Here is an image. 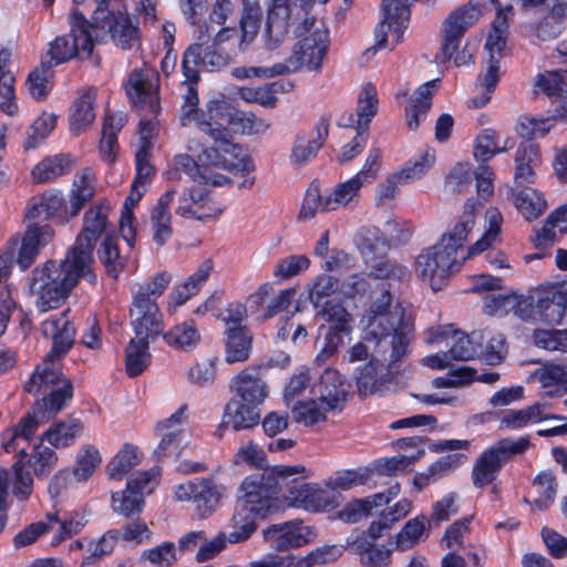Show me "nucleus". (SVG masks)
I'll return each instance as SVG.
<instances>
[{"instance_id": "obj_1", "label": "nucleus", "mask_w": 567, "mask_h": 567, "mask_svg": "<svg viewBox=\"0 0 567 567\" xmlns=\"http://www.w3.org/2000/svg\"><path fill=\"white\" fill-rule=\"evenodd\" d=\"M303 465H275L260 474H251L240 485V508L233 516L236 529L229 534V543L247 540L257 529L256 518H266L280 506V494L306 508L324 509L329 504L326 491L305 482Z\"/></svg>"}, {"instance_id": "obj_2", "label": "nucleus", "mask_w": 567, "mask_h": 567, "mask_svg": "<svg viewBox=\"0 0 567 567\" xmlns=\"http://www.w3.org/2000/svg\"><path fill=\"white\" fill-rule=\"evenodd\" d=\"M188 63L187 59L181 62L183 84L186 85V93L183 95L184 103L181 107V125L188 126L195 122L198 131L220 145L223 150L240 153V146L233 143V133H258L266 130L268 125L257 118L252 112L237 110L225 100H212L204 110H200L198 107L200 74L197 70H190Z\"/></svg>"}, {"instance_id": "obj_3", "label": "nucleus", "mask_w": 567, "mask_h": 567, "mask_svg": "<svg viewBox=\"0 0 567 567\" xmlns=\"http://www.w3.org/2000/svg\"><path fill=\"white\" fill-rule=\"evenodd\" d=\"M392 295L385 289L373 300L368 311L365 341H372L378 348L383 342L390 346V367L403 361L411 353L410 344L414 339V317L398 302L391 310Z\"/></svg>"}, {"instance_id": "obj_4", "label": "nucleus", "mask_w": 567, "mask_h": 567, "mask_svg": "<svg viewBox=\"0 0 567 567\" xmlns=\"http://www.w3.org/2000/svg\"><path fill=\"white\" fill-rule=\"evenodd\" d=\"M167 286H140L130 309L135 338L125 349V372L128 378L141 375L147 368L151 354L150 342L164 330L163 315L156 299Z\"/></svg>"}, {"instance_id": "obj_5", "label": "nucleus", "mask_w": 567, "mask_h": 567, "mask_svg": "<svg viewBox=\"0 0 567 567\" xmlns=\"http://www.w3.org/2000/svg\"><path fill=\"white\" fill-rule=\"evenodd\" d=\"M24 392L42 395L33 404V411L42 421L55 419L73 400L74 385L62 370L38 364L23 384Z\"/></svg>"}, {"instance_id": "obj_6", "label": "nucleus", "mask_w": 567, "mask_h": 567, "mask_svg": "<svg viewBox=\"0 0 567 567\" xmlns=\"http://www.w3.org/2000/svg\"><path fill=\"white\" fill-rule=\"evenodd\" d=\"M240 153L223 150L220 145L213 142V146L206 147L198 155V162L188 154H178L174 157L175 168L167 172L169 179L179 178V171L185 173L192 181L199 184H208V167H215L228 171L230 173H240L246 175L254 171L252 159L246 155L240 147Z\"/></svg>"}, {"instance_id": "obj_7", "label": "nucleus", "mask_w": 567, "mask_h": 567, "mask_svg": "<svg viewBox=\"0 0 567 567\" xmlns=\"http://www.w3.org/2000/svg\"><path fill=\"white\" fill-rule=\"evenodd\" d=\"M110 210L111 207L106 200L91 206L84 213L83 228L75 243L94 249L100 237L105 234L101 245L100 259L107 276L117 280L120 274L124 270L126 258L120 254L117 239L107 233Z\"/></svg>"}, {"instance_id": "obj_8", "label": "nucleus", "mask_w": 567, "mask_h": 567, "mask_svg": "<svg viewBox=\"0 0 567 567\" xmlns=\"http://www.w3.org/2000/svg\"><path fill=\"white\" fill-rule=\"evenodd\" d=\"M93 250L80 243L68 248L64 259L47 260L32 270L30 284H95Z\"/></svg>"}, {"instance_id": "obj_9", "label": "nucleus", "mask_w": 567, "mask_h": 567, "mask_svg": "<svg viewBox=\"0 0 567 567\" xmlns=\"http://www.w3.org/2000/svg\"><path fill=\"white\" fill-rule=\"evenodd\" d=\"M486 0H471L467 4L452 11L444 21L443 41L441 45V56H436L441 62L454 59L456 66L467 65L472 62V54L467 52L466 47L458 52L461 40L465 32L480 18L482 7ZM489 3L501 9L499 0H488Z\"/></svg>"}, {"instance_id": "obj_10", "label": "nucleus", "mask_w": 567, "mask_h": 567, "mask_svg": "<svg viewBox=\"0 0 567 567\" xmlns=\"http://www.w3.org/2000/svg\"><path fill=\"white\" fill-rule=\"evenodd\" d=\"M96 8L91 17V30L99 29L110 34L112 42L124 51L141 44L138 22H133L126 10L110 9L111 0H94ZM81 4L84 0H73Z\"/></svg>"}, {"instance_id": "obj_11", "label": "nucleus", "mask_w": 567, "mask_h": 567, "mask_svg": "<svg viewBox=\"0 0 567 567\" xmlns=\"http://www.w3.org/2000/svg\"><path fill=\"white\" fill-rule=\"evenodd\" d=\"M69 33L59 35L50 42L48 62L53 66L69 62L80 54L85 58L92 55L94 39L90 20L78 8H73L69 14Z\"/></svg>"}, {"instance_id": "obj_12", "label": "nucleus", "mask_w": 567, "mask_h": 567, "mask_svg": "<svg viewBox=\"0 0 567 567\" xmlns=\"http://www.w3.org/2000/svg\"><path fill=\"white\" fill-rule=\"evenodd\" d=\"M238 30L236 28H223L218 31L212 43L204 44L195 42L189 44L182 54L181 62L185 59L189 61L190 70L217 72L229 65L233 56L223 47L224 42L237 38Z\"/></svg>"}, {"instance_id": "obj_13", "label": "nucleus", "mask_w": 567, "mask_h": 567, "mask_svg": "<svg viewBox=\"0 0 567 567\" xmlns=\"http://www.w3.org/2000/svg\"><path fill=\"white\" fill-rule=\"evenodd\" d=\"M471 256L449 251L441 241L423 249L415 259V272L422 281L443 282L458 272L463 261Z\"/></svg>"}, {"instance_id": "obj_14", "label": "nucleus", "mask_w": 567, "mask_h": 567, "mask_svg": "<svg viewBox=\"0 0 567 567\" xmlns=\"http://www.w3.org/2000/svg\"><path fill=\"white\" fill-rule=\"evenodd\" d=\"M225 493L226 487L216 483L213 477H197L175 487V498L190 502L195 515L200 519H206L216 512Z\"/></svg>"}, {"instance_id": "obj_15", "label": "nucleus", "mask_w": 567, "mask_h": 567, "mask_svg": "<svg viewBox=\"0 0 567 567\" xmlns=\"http://www.w3.org/2000/svg\"><path fill=\"white\" fill-rule=\"evenodd\" d=\"M69 312L70 309H66L60 316H51L41 323L42 336L52 340V347L41 365L53 367L54 361L64 358L73 348L76 329L68 318Z\"/></svg>"}, {"instance_id": "obj_16", "label": "nucleus", "mask_w": 567, "mask_h": 567, "mask_svg": "<svg viewBox=\"0 0 567 567\" xmlns=\"http://www.w3.org/2000/svg\"><path fill=\"white\" fill-rule=\"evenodd\" d=\"M158 72L152 69H134L125 86L126 94L134 107L157 113L159 110Z\"/></svg>"}, {"instance_id": "obj_17", "label": "nucleus", "mask_w": 567, "mask_h": 567, "mask_svg": "<svg viewBox=\"0 0 567 567\" xmlns=\"http://www.w3.org/2000/svg\"><path fill=\"white\" fill-rule=\"evenodd\" d=\"M402 361L395 363L394 367H390L388 361V368H384L379 360L372 355L368 362L355 368L353 378L358 391V395L361 399H365L371 395H383L390 390L393 383V375L391 369L398 368Z\"/></svg>"}, {"instance_id": "obj_18", "label": "nucleus", "mask_w": 567, "mask_h": 567, "mask_svg": "<svg viewBox=\"0 0 567 567\" xmlns=\"http://www.w3.org/2000/svg\"><path fill=\"white\" fill-rule=\"evenodd\" d=\"M379 107L378 92L374 84L368 82L358 96L357 111H344L337 120L339 127L354 128L361 133H369L370 124Z\"/></svg>"}, {"instance_id": "obj_19", "label": "nucleus", "mask_w": 567, "mask_h": 567, "mask_svg": "<svg viewBox=\"0 0 567 567\" xmlns=\"http://www.w3.org/2000/svg\"><path fill=\"white\" fill-rule=\"evenodd\" d=\"M328 32L315 30L300 39L293 47L290 61L295 64L293 69L307 66L309 70L318 71L328 50Z\"/></svg>"}, {"instance_id": "obj_20", "label": "nucleus", "mask_w": 567, "mask_h": 567, "mask_svg": "<svg viewBox=\"0 0 567 567\" xmlns=\"http://www.w3.org/2000/svg\"><path fill=\"white\" fill-rule=\"evenodd\" d=\"M186 411L187 405H181L169 417L157 423L156 433L162 436L154 451L157 461L179 454L184 434L181 426L187 421Z\"/></svg>"}, {"instance_id": "obj_21", "label": "nucleus", "mask_w": 567, "mask_h": 567, "mask_svg": "<svg viewBox=\"0 0 567 567\" xmlns=\"http://www.w3.org/2000/svg\"><path fill=\"white\" fill-rule=\"evenodd\" d=\"M54 231L49 224L29 223L16 256V264L22 271L33 265L41 249L53 238Z\"/></svg>"}, {"instance_id": "obj_22", "label": "nucleus", "mask_w": 567, "mask_h": 567, "mask_svg": "<svg viewBox=\"0 0 567 567\" xmlns=\"http://www.w3.org/2000/svg\"><path fill=\"white\" fill-rule=\"evenodd\" d=\"M434 154L426 152L415 159L412 165H406L400 172L390 174L378 187L377 204L381 205L389 199H393L401 183L420 178L434 164Z\"/></svg>"}, {"instance_id": "obj_23", "label": "nucleus", "mask_w": 567, "mask_h": 567, "mask_svg": "<svg viewBox=\"0 0 567 567\" xmlns=\"http://www.w3.org/2000/svg\"><path fill=\"white\" fill-rule=\"evenodd\" d=\"M73 214V207H68V203L61 192H45L42 194L38 203H33L27 214L25 218L29 223L34 219L54 220L58 224H65L71 217L76 216Z\"/></svg>"}, {"instance_id": "obj_24", "label": "nucleus", "mask_w": 567, "mask_h": 567, "mask_svg": "<svg viewBox=\"0 0 567 567\" xmlns=\"http://www.w3.org/2000/svg\"><path fill=\"white\" fill-rule=\"evenodd\" d=\"M367 532H361L351 540L347 542V548L350 553L358 556L363 567H389L392 563V548L384 545H377Z\"/></svg>"}, {"instance_id": "obj_25", "label": "nucleus", "mask_w": 567, "mask_h": 567, "mask_svg": "<svg viewBox=\"0 0 567 567\" xmlns=\"http://www.w3.org/2000/svg\"><path fill=\"white\" fill-rule=\"evenodd\" d=\"M480 206L481 203L478 200L474 198L467 199L464 204L463 213L452 229L441 236L439 241L445 245L449 251L456 252L458 256L466 255L464 244L475 226V212Z\"/></svg>"}, {"instance_id": "obj_26", "label": "nucleus", "mask_w": 567, "mask_h": 567, "mask_svg": "<svg viewBox=\"0 0 567 567\" xmlns=\"http://www.w3.org/2000/svg\"><path fill=\"white\" fill-rule=\"evenodd\" d=\"M84 429L81 419L69 414L63 420H53L40 436L42 442L49 443L53 449L62 450L73 446L82 436Z\"/></svg>"}, {"instance_id": "obj_27", "label": "nucleus", "mask_w": 567, "mask_h": 567, "mask_svg": "<svg viewBox=\"0 0 567 567\" xmlns=\"http://www.w3.org/2000/svg\"><path fill=\"white\" fill-rule=\"evenodd\" d=\"M260 414L258 405L231 398L226 404L223 421L216 434L223 436V431L230 426L234 431L251 429L259 423Z\"/></svg>"}, {"instance_id": "obj_28", "label": "nucleus", "mask_w": 567, "mask_h": 567, "mask_svg": "<svg viewBox=\"0 0 567 567\" xmlns=\"http://www.w3.org/2000/svg\"><path fill=\"white\" fill-rule=\"evenodd\" d=\"M316 137L306 141L298 134L291 148L290 162L295 167H301L315 158L322 148L329 135V118L321 116L316 126Z\"/></svg>"}, {"instance_id": "obj_29", "label": "nucleus", "mask_w": 567, "mask_h": 567, "mask_svg": "<svg viewBox=\"0 0 567 567\" xmlns=\"http://www.w3.org/2000/svg\"><path fill=\"white\" fill-rule=\"evenodd\" d=\"M174 198L175 190H166L159 196L150 214L152 238L158 247L164 246L173 236L171 204Z\"/></svg>"}, {"instance_id": "obj_30", "label": "nucleus", "mask_w": 567, "mask_h": 567, "mask_svg": "<svg viewBox=\"0 0 567 567\" xmlns=\"http://www.w3.org/2000/svg\"><path fill=\"white\" fill-rule=\"evenodd\" d=\"M258 374L254 369H244L234 377L229 384L234 398L259 406L267 398L268 389Z\"/></svg>"}, {"instance_id": "obj_31", "label": "nucleus", "mask_w": 567, "mask_h": 567, "mask_svg": "<svg viewBox=\"0 0 567 567\" xmlns=\"http://www.w3.org/2000/svg\"><path fill=\"white\" fill-rule=\"evenodd\" d=\"M338 286H310L309 295L313 307L331 326H348V312L337 300L330 298Z\"/></svg>"}, {"instance_id": "obj_32", "label": "nucleus", "mask_w": 567, "mask_h": 567, "mask_svg": "<svg viewBox=\"0 0 567 567\" xmlns=\"http://www.w3.org/2000/svg\"><path fill=\"white\" fill-rule=\"evenodd\" d=\"M542 162L539 145L534 142H522L515 154L514 181L516 186L524 188L535 183L534 168Z\"/></svg>"}, {"instance_id": "obj_33", "label": "nucleus", "mask_w": 567, "mask_h": 567, "mask_svg": "<svg viewBox=\"0 0 567 567\" xmlns=\"http://www.w3.org/2000/svg\"><path fill=\"white\" fill-rule=\"evenodd\" d=\"M431 529L429 518L420 514L405 522L402 528L389 539V544L393 545V549L398 551H406L414 546L427 539Z\"/></svg>"}, {"instance_id": "obj_34", "label": "nucleus", "mask_w": 567, "mask_h": 567, "mask_svg": "<svg viewBox=\"0 0 567 567\" xmlns=\"http://www.w3.org/2000/svg\"><path fill=\"white\" fill-rule=\"evenodd\" d=\"M126 122L121 112L106 113L103 120L102 136L99 143L101 158L107 164L115 163L120 150L117 136Z\"/></svg>"}, {"instance_id": "obj_35", "label": "nucleus", "mask_w": 567, "mask_h": 567, "mask_svg": "<svg viewBox=\"0 0 567 567\" xmlns=\"http://www.w3.org/2000/svg\"><path fill=\"white\" fill-rule=\"evenodd\" d=\"M96 100V90L89 87L84 90L73 102L69 115V128L72 135L78 136L95 120L94 104Z\"/></svg>"}, {"instance_id": "obj_36", "label": "nucleus", "mask_w": 567, "mask_h": 567, "mask_svg": "<svg viewBox=\"0 0 567 567\" xmlns=\"http://www.w3.org/2000/svg\"><path fill=\"white\" fill-rule=\"evenodd\" d=\"M264 538L271 548L278 551L298 548L306 543V538L301 534L300 524L293 522L268 526L264 530Z\"/></svg>"}, {"instance_id": "obj_37", "label": "nucleus", "mask_w": 567, "mask_h": 567, "mask_svg": "<svg viewBox=\"0 0 567 567\" xmlns=\"http://www.w3.org/2000/svg\"><path fill=\"white\" fill-rule=\"evenodd\" d=\"M320 401L331 411L339 408L348 396L347 384L336 369L327 368L321 373L317 384Z\"/></svg>"}, {"instance_id": "obj_38", "label": "nucleus", "mask_w": 567, "mask_h": 567, "mask_svg": "<svg viewBox=\"0 0 567 567\" xmlns=\"http://www.w3.org/2000/svg\"><path fill=\"white\" fill-rule=\"evenodd\" d=\"M291 0H271L268 8L265 35L274 47L281 43L289 32V17Z\"/></svg>"}, {"instance_id": "obj_39", "label": "nucleus", "mask_w": 567, "mask_h": 567, "mask_svg": "<svg viewBox=\"0 0 567 567\" xmlns=\"http://www.w3.org/2000/svg\"><path fill=\"white\" fill-rule=\"evenodd\" d=\"M355 245L364 265L385 256L391 248L390 240L378 227L361 228Z\"/></svg>"}, {"instance_id": "obj_40", "label": "nucleus", "mask_w": 567, "mask_h": 567, "mask_svg": "<svg viewBox=\"0 0 567 567\" xmlns=\"http://www.w3.org/2000/svg\"><path fill=\"white\" fill-rule=\"evenodd\" d=\"M252 333L247 327H229L225 331V361L229 364L249 359Z\"/></svg>"}, {"instance_id": "obj_41", "label": "nucleus", "mask_w": 567, "mask_h": 567, "mask_svg": "<svg viewBox=\"0 0 567 567\" xmlns=\"http://www.w3.org/2000/svg\"><path fill=\"white\" fill-rule=\"evenodd\" d=\"M161 334L168 347L184 352H192L202 341V334L193 319L179 322Z\"/></svg>"}, {"instance_id": "obj_42", "label": "nucleus", "mask_w": 567, "mask_h": 567, "mask_svg": "<svg viewBox=\"0 0 567 567\" xmlns=\"http://www.w3.org/2000/svg\"><path fill=\"white\" fill-rule=\"evenodd\" d=\"M441 80L434 79L420 85L415 91V99L412 104L405 107V120L408 127L412 131L419 128L421 117H425L432 106L434 92L440 86Z\"/></svg>"}, {"instance_id": "obj_43", "label": "nucleus", "mask_w": 567, "mask_h": 567, "mask_svg": "<svg viewBox=\"0 0 567 567\" xmlns=\"http://www.w3.org/2000/svg\"><path fill=\"white\" fill-rule=\"evenodd\" d=\"M365 266L369 269L368 278L373 280H381L386 284H404L411 278V270L405 265L389 258L386 255Z\"/></svg>"}, {"instance_id": "obj_44", "label": "nucleus", "mask_w": 567, "mask_h": 567, "mask_svg": "<svg viewBox=\"0 0 567 567\" xmlns=\"http://www.w3.org/2000/svg\"><path fill=\"white\" fill-rule=\"evenodd\" d=\"M11 51L7 48L0 49V110L8 114L14 115L18 112L16 101V76L9 71Z\"/></svg>"}, {"instance_id": "obj_45", "label": "nucleus", "mask_w": 567, "mask_h": 567, "mask_svg": "<svg viewBox=\"0 0 567 567\" xmlns=\"http://www.w3.org/2000/svg\"><path fill=\"white\" fill-rule=\"evenodd\" d=\"M567 319V290H556L538 299L537 322L558 326Z\"/></svg>"}, {"instance_id": "obj_46", "label": "nucleus", "mask_w": 567, "mask_h": 567, "mask_svg": "<svg viewBox=\"0 0 567 567\" xmlns=\"http://www.w3.org/2000/svg\"><path fill=\"white\" fill-rule=\"evenodd\" d=\"M503 286H471L464 292L466 293H481L487 292L484 297V312L488 316L504 317L513 312L514 305H517L516 292L508 293H493L495 288Z\"/></svg>"}, {"instance_id": "obj_47", "label": "nucleus", "mask_w": 567, "mask_h": 567, "mask_svg": "<svg viewBox=\"0 0 567 567\" xmlns=\"http://www.w3.org/2000/svg\"><path fill=\"white\" fill-rule=\"evenodd\" d=\"M206 195L207 193L203 189H185L179 196V204L175 209L176 215L200 221L218 218L223 213L221 208H209L207 212H198V209L194 208V205L203 202Z\"/></svg>"}, {"instance_id": "obj_48", "label": "nucleus", "mask_w": 567, "mask_h": 567, "mask_svg": "<svg viewBox=\"0 0 567 567\" xmlns=\"http://www.w3.org/2000/svg\"><path fill=\"white\" fill-rule=\"evenodd\" d=\"M44 443L40 436L39 442L32 445L31 452L24 457V466L32 468L38 480L47 478L59 462L54 449L51 445H44Z\"/></svg>"}, {"instance_id": "obj_49", "label": "nucleus", "mask_w": 567, "mask_h": 567, "mask_svg": "<svg viewBox=\"0 0 567 567\" xmlns=\"http://www.w3.org/2000/svg\"><path fill=\"white\" fill-rule=\"evenodd\" d=\"M452 326L446 327L442 332H439L431 341H440L446 339L452 333L453 344L446 351V355L454 361H468L476 357L478 347L475 344L463 331L451 329Z\"/></svg>"}, {"instance_id": "obj_50", "label": "nucleus", "mask_w": 567, "mask_h": 567, "mask_svg": "<svg viewBox=\"0 0 567 567\" xmlns=\"http://www.w3.org/2000/svg\"><path fill=\"white\" fill-rule=\"evenodd\" d=\"M73 158L69 154H58L47 157L32 169V176L38 183H48L71 172Z\"/></svg>"}, {"instance_id": "obj_51", "label": "nucleus", "mask_w": 567, "mask_h": 567, "mask_svg": "<svg viewBox=\"0 0 567 567\" xmlns=\"http://www.w3.org/2000/svg\"><path fill=\"white\" fill-rule=\"evenodd\" d=\"M502 467L496 457L485 449L473 465L471 473L473 485L476 488H483L492 484L497 478Z\"/></svg>"}, {"instance_id": "obj_52", "label": "nucleus", "mask_w": 567, "mask_h": 567, "mask_svg": "<svg viewBox=\"0 0 567 567\" xmlns=\"http://www.w3.org/2000/svg\"><path fill=\"white\" fill-rule=\"evenodd\" d=\"M487 228L482 237L467 248V256H476L487 250L499 239L503 225V215L497 207L486 210Z\"/></svg>"}, {"instance_id": "obj_53", "label": "nucleus", "mask_w": 567, "mask_h": 567, "mask_svg": "<svg viewBox=\"0 0 567 567\" xmlns=\"http://www.w3.org/2000/svg\"><path fill=\"white\" fill-rule=\"evenodd\" d=\"M101 462L102 456L97 447L92 444H84L75 456V462L72 468L73 477L76 482L89 481Z\"/></svg>"}, {"instance_id": "obj_54", "label": "nucleus", "mask_w": 567, "mask_h": 567, "mask_svg": "<svg viewBox=\"0 0 567 567\" xmlns=\"http://www.w3.org/2000/svg\"><path fill=\"white\" fill-rule=\"evenodd\" d=\"M373 476V468L360 466L357 468L340 470L330 477L327 485L332 489L349 491L353 487L367 485Z\"/></svg>"}, {"instance_id": "obj_55", "label": "nucleus", "mask_w": 567, "mask_h": 567, "mask_svg": "<svg viewBox=\"0 0 567 567\" xmlns=\"http://www.w3.org/2000/svg\"><path fill=\"white\" fill-rule=\"evenodd\" d=\"M567 70H550L538 73L534 86L548 99L567 97Z\"/></svg>"}, {"instance_id": "obj_56", "label": "nucleus", "mask_w": 567, "mask_h": 567, "mask_svg": "<svg viewBox=\"0 0 567 567\" xmlns=\"http://www.w3.org/2000/svg\"><path fill=\"white\" fill-rule=\"evenodd\" d=\"M28 456L27 449L22 446L17 460L12 464V471L14 474L12 483V494L19 501H27L33 492V475L31 472L25 471L24 457Z\"/></svg>"}, {"instance_id": "obj_57", "label": "nucleus", "mask_w": 567, "mask_h": 567, "mask_svg": "<svg viewBox=\"0 0 567 567\" xmlns=\"http://www.w3.org/2000/svg\"><path fill=\"white\" fill-rule=\"evenodd\" d=\"M514 204L522 216L528 221L537 219L547 207L545 198L534 188L529 187L520 189L515 194Z\"/></svg>"}, {"instance_id": "obj_58", "label": "nucleus", "mask_w": 567, "mask_h": 567, "mask_svg": "<svg viewBox=\"0 0 567 567\" xmlns=\"http://www.w3.org/2000/svg\"><path fill=\"white\" fill-rule=\"evenodd\" d=\"M261 8L258 4L245 6L239 20L240 35L238 41L239 51H245L255 40L261 23Z\"/></svg>"}, {"instance_id": "obj_59", "label": "nucleus", "mask_w": 567, "mask_h": 567, "mask_svg": "<svg viewBox=\"0 0 567 567\" xmlns=\"http://www.w3.org/2000/svg\"><path fill=\"white\" fill-rule=\"evenodd\" d=\"M137 452L138 450L135 445L124 444L107 464L109 476L113 480H122L124 475L138 464Z\"/></svg>"}, {"instance_id": "obj_60", "label": "nucleus", "mask_w": 567, "mask_h": 567, "mask_svg": "<svg viewBox=\"0 0 567 567\" xmlns=\"http://www.w3.org/2000/svg\"><path fill=\"white\" fill-rule=\"evenodd\" d=\"M56 115L43 112L30 126L27 137L23 142L25 151L37 148L56 126Z\"/></svg>"}, {"instance_id": "obj_61", "label": "nucleus", "mask_w": 567, "mask_h": 567, "mask_svg": "<svg viewBox=\"0 0 567 567\" xmlns=\"http://www.w3.org/2000/svg\"><path fill=\"white\" fill-rule=\"evenodd\" d=\"M532 421H542L540 405L538 403L522 410L504 411L499 419V427L507 430H520L527 426Z\"/></svg>"}, {"instance_id": "obj_62", "label": "nucleus", "mask_w": 567, "mask_h": 567, "mask_svg": "<svg viewBox=\"0 0 567 567\" xmlns=\"http://www.w3.org/2000/svg\"><path fill=\"white\" fill-rule=\"evenodd\" d=\"M45 518L50 525L52 523L60 524V532L53 537V544H60L71 538L73 535L79 534L86 524L84 516L75 511L69 513L62 519L59 517L58 513H48Z\"/></svg>"}, {"instance_id": "obj_63", "label": "nucleus", "mask_w": 567, "mask_h": 567, "mask_svg": "<svg viewBox=\"0 0 567 567\" xmlns=\"http://www.w3.org/2000/svg\"><path fill=\"white\" fill-rule=\"evenodd\" d=\"M342 545H323L311 550L307 556L296 558L293 556V567H313L336 561L343 554Z\"/></svg>"}, {"instance_id": "obj_64", "label": "nucleus", "mask_w": 567, "mask_h": 567, "mask_svg": "<svg viewBox=\"0 0 567 567\" xmlns=\"http://www.w3.org/2000/svg\"><path fill=\"white\" fill-rule=\"evenodd\" d=\"M530 446L529 436H522L516 441L509 439H501L487 450L498 463L504 466L513 456L524 454Z\"/></svg>"}]
</instances>
